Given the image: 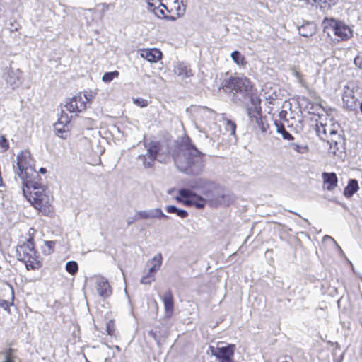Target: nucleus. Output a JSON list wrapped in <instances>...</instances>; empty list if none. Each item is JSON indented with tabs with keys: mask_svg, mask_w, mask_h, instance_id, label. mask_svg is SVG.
Masks as SVG:
<instances>
[{
	"mask_svg": "<svg viewBox=\"0 0 362 362\" xmlns=\"http://www.w3.org/2000/svg\"><path fill=\"white\" fill-rule=\"evenodd\" d=\"M138 158L142 161L143 165L145 168H151L154 165L155 160L151 157H148L147 154L140 155Z\"/></svg>",
	"mask_w": 362,
	"mask_h": 362,
	"instance_id": "nucleus-26",
	"label": "nucleus"
},
{
	"mask_svg": "<svg viewBox=\"0 0 362 362\" xmlns=\"http://www.w3.org/2000/svg\"><path fill=\"white\" fill-rule=\"evenodd\" d=\"M161 299L164 305L165 315L170 318L174 312V298L172 291L170 290L165 291Z\"/></svg>",
	"mask_w": 362,
	"mask_h": 362,
	"instance_id": "nucleus-15",
	"label": "nucleus"
},
{
	"mask_svg": "<svg viewBox=\"0 0 362 362\" xmlns=\"http://www.w3.org/2000/svg\"><path fill=\"white\" fill-rule=\"evenodd\" d=\"M148 9L156 16V11L160 10L161 5H163L164 0H146Z\"/></svg>",
	"mask_w": 362,
	"mask_h": 362,
	"instance_id": "nucleus-24",
	"label": "nucleus"
},
{
	"mask_svg": "<svg viewBox=\"0 0 362 362\" xmlns=\"http://www.w3.org/2000/svg\"><path fill=\"white\" fill-rule=\"evenodd\" d=\"M175 200L186 206H194L196 209H204L207 200L192 192L190 189H180Z\"/></svg>",
	"mask_w": 362,
	"mask_h": 362,
	"instance_id": "nucleus-8",
	"label": "nucleus"
},
{
	"mask_svg": "<svg viewBox=\"0 0 362 362\" xmlns=\"http://www.w3.org/2000/svg\"><path fill=\"white\" fill-rule=\"evenodd\" d=\"M225 129L226 132H229L233 136H235L236 133V124L228 119H226Z\"/></svg>",
	"mask_w": 362,
	"mask_h": 362,
	"instance_id": "nucleus-29",
	"label": "nucleus"
},
{
	"mask_svg": "<svg viewBox=\"0 0 362 362\" xmlns=\"http://www.w3.org/2000/svg\"><path fill=\"white\" fill-rule=\"evenodd\" d=\"M291 358H288L287 357H284L281 362H291Z\"/></svg>",
	"mask_w": 362,
	"mask_h": 362,
	"instance_id": "nucleus-42",
	"label": "nucleus"
},
{
	"mask_svg": "<svg viewBox=\"0 0 362 362\" xmlns=\"http://www.w3.org/2000/svg\"><path fill=\"white\" fill-rule=\"evenodd\" d=\"M220 89L224 93L240 94L245 97H249L251 100L255 95L257 89L252 81L247 76L232 75L228 78L222 81Z\"/></svg>",
	"mask_w": 362,
	"mask_h": 362,
	"instance_id": "nucleus-5",
	"label": "nucleus"
},
{
	"mask_svg": "<svg viewBox=\"0 0 362 362\" xmlns=\"http://www.w3.org/2000/svg\"><path fill=\"white\" fill-rule=\"evenodd\" d=\"M281 134L284 139L291 140L293 139V136L286 130L281 133Z\"/></svg>",
	"mask_w": 362,
	"mask_h": 362,
	"instance_id": "nucleus-40",
	"label": "nucleus"
},
{
	"mask_svg": "<svg viewBox=\"0 0 362 362\" xmlns=\"http://www.w3.org/2000/svg\"><path fill=\"white\" fill-rule=\"evenodd\" d=\"M292 73L293 76L298 79V82L303 83L304 81L303 75L299 70L298 67H293L292 69Z\"/></svg>",
	"mask_w": 362,
	"mask_h": 362,
	"instance_id": "nucleus-32",
	"label": "nucleus"
},
{
	"mask_svg": "<svg viewBox=\"0 0 362 362\" xmlns=\"http://www.w3.org/2000/svg\"><path fill=\"white\" fill-rule=\"evenodd\" d=\"M342 100L344 107L348 110L354 111L359 106V100L356 97L353 90H344Z\"/></svg>",
	"mask_w": 362,
	"mask_h": 362,
	"instance_id": "nucleus-14",
	"label": "nucleus"
},
{
	"mask_svg": "<svg viewBox=\"0 0 362 362\" xmlns=\"http://www.w3.org/2000/svg\"><path fill=\"white\" fill-rule=\"evenodd\" d=\"M358 184L356 180H350L348 182L347 186L344 188V194L347 197H351L358 189Z\"/></svg>",
	"mask_w": 362,
	"mask_h": 362,
	"instance_id": "nucleus-22",
	"label": "nucleus"
},
{
	"mask_svg": "<svg viewBox=\"0 0 362 362\" xmlns=\"http://www.w3.org/2000/svg\"><path fill=\"white\" fill-rule=\"evenodd\" d=\"M119 73L118 71H114L111 72H106L103 74L102 80L105 83H110L114 78H116L119 76Z\"/></svg>",
	"mask_w": 362,
	"mask_h": 362,
	"instance_id": "nucleus-30",
	"label": "nucleus"
},
{
	"mask_svg": "<svg viewBox=\"0 0 362 362\" xmlns=\"http://www.w3.org/2000/svg\"><path fill=\"white\" fill-rule=\"evenodd\" d=\"M359 105H360V109H361V112H362V103H361V104L359 103Z\"/></svg>",
	"mask_w": 362,
	"mask_h": 362,
	"instance_id": "nucleus-46",
	"label": "nucleus"
},
{
	"mask_svg": "<svg viewBox=\"0 0 362 362\" xmlns=\"http://www.w3.org/2000/svg\"><path fill=\"white\" fill-rule=\"evenodd\" d=\"M175 72L182 78H189L194 75L190 66L183 62L177 63L175 66Z\"/></svg>",
	"mask_w": 362,
	"mask_h": 362,
	"instance_id": "nucleus-19",
	"label": "nucleus"
},
{
	"mask_svg": "<svg viewBox=\"0 0 362 362\" xmlns=\"http://www.w3.org/2000/svg\"><path fill=\"white\" fill-rule=\"evenodd\" d=\"M163 257L160 253L155 255L152 260V266L148 272L141 279V283L143 284H151L155 280V274L160 269L162 264Z\"/></svg>",
	"mask_w": 362,
	"mask_h": 362,
	"instance_id": "nucleus-13",
	"label": "nucleus"
},
{
	"mask_svg": "<svg viewBox=\"0 0 362 362\" xmlns=\"http://www.w3.org/2000/svg\"><path fill=\"white\" fill-rule=\"evenodd\" d=\"M251 103L253 107L247 108V115L250 121H255L261 132L265 133L269 128L265 117L262 116L261 99L259 97H252Z\"/></svg>",
	"mask_w": 362,
	"mask_h": 362,
	"instance_id": "nucleus-9",
	"label": "nucleus"
},
{
	"mask_svg": "<svg viewBox=\"0 0 362 362\" xmlns=\"http://www.w3.org/2000/svg\"><path fill=\"white\" fill-rule=\"evenodd\" d=\"M172 156L177 168L181 171H186L201 160L203 154L192 143L190 137L185 135L177 144Z\"/></svg>",
	"mask_w": 362,
	"mask_h": 362,
	"instance_id": "nucleus-2",
	"label": "nucleus"
},
{
	"mask_svg": "<svg viewBox=\"0 0 362 362\" xmlns=\"http://www.w3.org/2000/svg\"><path fill=\"white\" fill-rule=\"evenodd\" d=\"M106 331L108 335L115 336V322L114 320H110L106 325Z\"/></svg>",
	"mask_w": 362,
	"mask_h": 362,
	"instance_id": "nucleus-31",
	"label": "nucleus"
},
{
	"mask_svg": "<svg viewBox=\"0 0 362 362\" xmlns=\"http://www.w3.org/2000/svg\"><path fill=\"white\" fill-rule=\"evenodd\" d=\"M223 344V342H222V341L218 342V345H219V344Z\"/></svg>",
	"mask_w": 362,
	"mask_h": 362,
	"instance_id": "nucleus-48",
	"label": "nucleus"
},
{
	"mask_svg": "<svg viewBox=\"0 0 362 362\" xmlns=\"http://www.w3.org/2000/svg\"><path fill=\"white\" fill-rule=\"evenodd\" d=\"M16 175L21 180L23 187L32 186L41 180L35 169V161L29 151H21L16 156V165L14 167Z\"/></svg>",
	"mask_w": 362,
	"mask_h": 362,
	"instance_id": "nucleus-4",
	"label": "nucleus"
},
{
	"mask_svg": "<svg viewBox=\"0 0 362 362\" xmlns=\"http://www.w3.org/2000/svg\"><path fill=\"white\" fill-rule=\"evenodd\" d=\"M231 58L238 66H245L247 64L245 57L239 51H233L231 53Z\"/></svg>",
	"mask_w": 362,
	"mask_h": 362,
	"instance_id": "nucleus-23",
	"label": "nucleus"
},
{
	"mask_svg": "<svg viewBox=\"0 0 362 362\" xmlns=\"http://www.w3.org/2000/svg\"><path fill=\"white\" fill-rule=\"evenodd\" d=\"M36 230L30 228L25 236V240L18 243L16 247L18 260L25 265L28 271L38 270L42 267V258L36 249L35 238Z\"/></svg>",
	"mask_w": 362,
	"mask_h": 362,
	"instance_id": "nucleus-1",
	"label": "nucleus"
},
{
	"mask_svg": "<svg viewBox=\"0 0 362 362\" xmlns=\"http://www.w3.org/2000/svg\"><path fill=\"white\" fill-rule=\"evenodd\" d=\"M141 56L150 62H157L162 59V52L157 48L144 49Z\"/></svg>",
	"mask_w": 362,
	"mask_h": 362,
	"instance_id": "nucleus-16",
	"label": "nucleus"
},
{
	"mask_svg": "<svg viewBox=\"0 0 362 362\" xmlns=\"http://www.w3.org/2000/svg\"><path fill=\"white\" fill-rule=\"evenodd\" d=\"M305 7L322 11H329L335 6L339 0H299Z\"/></svg>",
	"mask_w": 362,
	"mask_h": 362,
	"instance_id": "nucleus-12",
	"label": "nucleus"
},
{
	"mask_svg": "<svg viewBox=\"0 0 362 362\" xmlns=\"http://www.w3.org/2000/svg\"><path fill=\"white\" fill-rule=\"evenodd\" d=\"M65 268L66 272L71 275H75L78 271V265L75 261L68 262Z\"/></svg>",
	"mask_w": 362,
	"mask_h": 362,
	"instance_id": "nucleus-27",
	"label": "nucleus"
},
{
	"mask_svg": "<svg viewBox=\"0 0 362 362\" xmlns=\"http://www.w3.org/2000/svg\"><path fill=\"white\" fill-rule=\"evenodd\" d=\"M165 211L168 213L172 214V213H177V208L175 206L173 205H169L165 207Z\"/></svg>",
	"mask_w": 362,
	"mask_h": 362,
	"instance_id": "nucleus-39",
	"label": "nucleus"
},
{
	"mask_svg": "<svg viewBox=\"0 0 362 362\" xmlns=\"http://www.w3.org/2000/svg\"><path fill=\"white\" fill-rule=\"evenodd\" d=\"M317 132L320 136L323 139H327L328 135L335 134L336 132L333 130L330 127H327V119L325 120V122H320V124H317Z\"/></svg>",
	"mask_w": 362,
	"mask_h": 362,
	"instance_id": "nucleus-20",
	"label": "nucleus"
},
{
	"mask_svg": "<svg viewBox=\"0 0 362 362\" xmlns=\"http://www.w3.org/2000/svg\"><path fill=\"white\" fill-rule=\"evenodd\" d=\"M176 214L177 216H179L182 218H185L188 216V212L184 209H177Z\"/></svg>",
	"mask_w": 362,
	"mask_h": 362,
	"instance_id": "nucleus-37",
	"label": "nucleus"
},
{
	"mask_svg": "<svg viewBox=\"0 0 362 362\" xmlns=\"http://www.w3.org/2000/svg\"><path fill=\"white\" fill-rule=\"evenodd\" d=\"M274 124L276 127V131L278 133L281 134L286 130L284 124L281 121L275 120Z\"/></svg>",
	"mask_w": 362,
	"mask_h": 362,
	"instance_id": "nucleus-35",
	"label": "nucleus"
},
{
	"mask_svg": "<svg viewBox=\"0 0 362 362\" xmlns=\"http://www.w3.org/2000/svg\"><path fill=\"white\" fill-rule=\"evenodd\" d=\"M212 354L218 360V362H234L233 358L236 346L229 344L226 346H210Z\"/></svg>",
	"mask_w": 362,
	"mask_h": 362,
	"instance_id": "nucleus-10",
	"label": "nucleus"
},
{
	"mask_svg": "<svg viewBox=\"0 0 362 362\" xmlns=\"http://www.w3.org/2000/svg\"><path fill=\"white\" fill-rule=\"evenodd\" d=\"M299 33L302 36L309 37L314 33V28L312 24L308 23L302 25L299 28Z\"/></svg>",
	"mask_w": 362,
	"mask_h": 362,
	"instance_id": "nucleus-25",
	"label": "nucleus"
},
{
	"mask_svg": "<svg viewBox=\"0 0 362 362\" xmlns=\"http://www.w3.org/2000/svg\"><path fill=\"white\" fill-rule=\"evenodd\" d=\"M102 6H103V9H107L108 8V5L107 4H102Z\"/></svg>",
	"mask_w": 362,
	"mask_h": 362,
	"instance_id": "nucleus-43",
	"label": "nucleus"
},
{
	"mask_svg": "<svg viewBox=\"0 0 362 362\" xmlns=\"http://www.w3.org/2000/svg\"><path fill=\"white\" fill-rule=\"evenodd\" d=\"M156 211L158 213V216L162 218H167L168 216L165 215L160 209H157Z\"/></svg>",
	"mask_w": 362,
	"mask_h": 362,
	"instance_id": "nucleus-41",
	"label": "nucleus"
},
{
	"mask_svg": "<svg viewBox=\"0 0 362 362\" xmlns=\"http://www.w3.org/2000/svg\"><path fill=\"white\" fill-rule=\"evenodd\" d=\"M285 113H286V112H285V111H281V112H280V116H281V117H282V116H285Z\"/></svg>",
	"mask_w": 362,
	"mask_h": 362,
	"instance_id": "nucleus-45",
	"label": "nucleus"
},
{
	"mask_svg": "<svg viewBox=\"0 0 362 362\" xmlns=\"http://www.w3.org/2000/svg\"><path fill=\"white\" fill-rule=\"evenodd\" d=\"M86 362H89V361H87Z\"/></svg>",
	"mask_w": 362,
	"mask_h": 362,
	"instance_id": "nucleus-49",
	"label": "nucleus"
},
{
	"mask_svg": "<svg viewBox=\"0 0 362 362\" xmlns=\"http://www.w3.org/2000/svg\"><path fill=\"white\" fill-rule=\"evenodd\" d=\"M209 202H210V204H212L213 201L212 200H209Z\"/></svg>",
	"mask_w": 362,
	"mask_h": 362,
	"instance_id": "nucleus-47",
	"label": "nucleus"
},
{
	"mask_svg": "<svg viewBox=\"0 0 362 362\" xmlns=\"http://www.w3.org/2000/svg\"><path fill=\"white\" fill-rule=\"evenodd\" d=\"M133 102L136 105H137L140 107H146L149 104V103L147 100L141 98H135L133 100Z\"/></svg>",
	"mask_w": 362,
	"mask_h": 362,
	"instance_id": "nucleus-33",
	"label": "nucleus"
},
{
	"mask_svg": "<svg viewBox=\"0 0 362 362\" xmlns=\"http://www.w3.org/2000/svg\"><path fill=\"white\" fill-rule=\"evenodd\" d=\"M45 245L47 246L49 250V254H51L54 252V247L55 246V243L54 241H51V240L45 241Z\"/></svg>",
	"mask_w": 362,
	"mask_h": 362,
	"instance_id": "nucleus-38",
	"label": "nucleus"
},
{
	"mask_svg": "<svg viewBox=\"0 0 362 362\" xmlns=\"http://www.w3.org/2000/svg\"><path fill=\"white\" fill-rule=\"evenodd\" d=\"M22 190L26 199L42 215L47 216L54 215L53 197L49 194L40 181L36 185L23 187Z\"/></svg>",
	"mask_w": 362,
	"mask_h": 362,
	"instance_id": "nucleus-3",
	"label": "nucleus"
},
{
	"mask_svg": "<svg viewBox=\"0 0 362 362\" xmlns=\"http://www.w3.org/2000/svg\"><path fill=\"white\" fill-rule=\"evenodd\" d=\"M161 148L162 145L159 141H151L148 144L146 154L156 160Z\"/></svg>",
	"mask_w": 362,
	"mask_h": 362,
	"instance_id": "nucleus-21",
	"label": "nucleus"
},
{
	"mask_svg": "<svg viewBox=\"0 0 362 362\" xmlns=\"http://www.w3.org/2000/svg\"><path fill=\"white\" fill-rule=\"evenodd\" d=\"M97 291L103 297H107L111 295L112 288L106 279L102 278L98 281Z\"/></svg>",
	"mask_w": 362,
	"mask_h": 362,
	"instance_id": "nucleus-18",
	"label": "nucleus"
},
{
	"mask_svg": "<svg viewBox=\"0 0 362 362\" xmlns=\"http://www.w3.org/2000/svg\"><path fill=\"white\" fill-rule=\"evenodd\" d=\"M40 172L42 173H45L47 172V170L44 168H41L40 169Z\"/></svg>",
	"mask_w": 362,
	"mask_h": 362,
	"instance_id": "nucleus-44",
	"label": "nucleus"
},
{
	"mask_svg": "<svg viewBox=\"0 0 362 362\" xmlns=\"http://www.w3.org/2000/svg\"><path fill=\"white\" fill-rule=\"evenodd\" d=\"M4 291H8L10 293L11 299L13 300L14 298V290L13 286L10 284H7Z\"/></svg>",
	"mask_w": 362,
	"mask_h": 362,
	"instance_id": "nucleus-36",
	"label": "nucleus"
},
{
	"mask_svg": "<svg viewBox=\"0 0 362 362\" xmlns=\"http://www.w3.org/2000/svg\"><path fill=\"white\" fill-rule=\"evenodd\" d=\"M293 148L295 151L300 153H304L308 151V146H302L298 144H293Z\"/></svg>",
	"mask_w": 362,
	"mask_h": 362,
	"instance_id": "nucleus-34",
	"label": "nucleus"
},
{
	"mask_svg": "<svg viewBox=\"0 0 362 362\" xmlns=\"http://www.w3.org/2000/svg\"><path fill=\"white\" fill-rule=\"evenodd\" d=\"M156 217V215H155L151 211H140L136 213L135 214V219H148Z\"/></svg>",
	"mask_w": 362,
	"mask_h": 362,
	"instance_id": "nucleus-28",
	"label": "nucleus"
},
{
	"mask_svg": "<svg viewBox=\"0 0 362 362\" xmlns=\"http://www.w3.org/2000/svg\"><path fill=\"white\" fill-rule=\"evenodd\" d=\"M88 103H90V99L88 98L87 95L79 93L70 99L65 105V107L70 112H81L86 109Z\"/></svg>",
	"mask_w": 362,
	"mask_h": 362,
	"instance_id": "nucleus-11",
	"label": "nucleus"
},
{
	"mask_svg": "<svg viewBox=\"0 0 362 362\" xmlns=\"http://www.w3.org/2000/svg\"><path fill=\"white\" fill-rule=\"evenodd\" d=\"M324 187L328 191H332L337 186L338 178L335 173H323L322 174Z\"/></svg>",
	"mask_w": 362,
	"mask_h": 362,
	"instance_id": "nucleus-17",
	"label": "nucleus"
},
{
	"mask_svg": "<svg viewBox=\"0 0 362 362\" xmlns=\"http://www.w3.org/2000/svg\"><path fill=\"white\" fill-rule=\"evenodd\" d=\"M185 13V6L179 0H164L160 10L156 11V16L161 19L176 21Z\"/></svg>",
	"mask_w": 362,
	"mask_h": 362,
	"instance_id": "nucleus-7",
	"label": "nucleus"
},
{
	"mask_svg": "<svg viewBox=\"0 0 362 362\" xmlns=\"http://www.w3.org/2000/svg\"><path fill=\"white\" fill-rule=\"evenodd\" d=\"M323 31L328 35L332 33L338 41H346L353 35L351 28L344 22L334 18H325L322 22Z\"/></svg>",
	"mask_w": 362,
	"mask_h": 362,
	"instance_id": "nucleus-6",
	"label": "nucleus"
}]
</instances>
